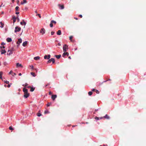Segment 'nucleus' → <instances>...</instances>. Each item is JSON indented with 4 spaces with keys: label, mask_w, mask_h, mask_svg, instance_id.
Returning a JSON list of instances; mask_svg holds the SVG:
<instances>
[{
    "label": "nucleus",
    "mask_w": 146,
    "mask_h": 146,
    "mask_svg": "<svg viewBox=\"0 0 146 146\" xmlns=\"http://www.w3.org/2000/svg\"><path fill=\"white\" fill-rule=\"evenodd\" d=\"M79 16L80 17V18H82V15H80Z\"/></svg>",
    "instance_id": "de8ad7c7"
},
{
    "label": "nucleus",
    "mask_w": 146,
    "mask_h": 146,
    "mask_svg": "<svg viewBox=\"0 0 146 146\" xmlns=\"http://www.w3.org/2000/svg\"><path fill=\"white\" fill-rule=\"evenodd\" d=\"M57 97V95H52V98L53 100H54Z\"/></svg>",
    "instance_id": "1a4fd4ad"
},
{
    "label": "nucleus",
    "mask_w": 146,
    "mask_h": 146,
    "mask_svg": "<svg viewBox=\"0 0 146 146\" xmlns=\"http://www.w3.org/2000/svg\"><path fill=\"white\" fill-rule=\"evenodd\" d=\"M51 62H52V63H54L55 62L54 59L53 58H51V59H49L47 61V63H50Z\"/></svg>",
    "instance_id": "7ed1b4c3"
},
{
    "label": "nucleus",
    "mask_w": 146,
    "mask_h": 146,
    "mask_svg": "<svg viewBox=\"0 0 146 146\" xmlns=\"http://www.w3.org/2000/svg\"><path fill=\"white\" fill-rule=\"evenodd\" d=\"M50 85V84L49 83H48V84H47L46 86H45V87H46L48 85Z\"/></svg>",
    "instance_id": "5fc2aeb1"
},
{
    "label": "nucleus",
    "mask_w": 146,
    "mask_h": 146,
    "mask_svg": "<svg viewBox=\"0 0 146 146\" xmlns=\"http://www.w3.org/2000/svg\"><path fill=\"white\" fill-rule=\"evenodd\" d=\"M10 86H10V84H8L7 85V87L8 88H9L10 87Z\"/></svg>",
    "instance_id": "864d4df0"
},
{
    "label": "nucleus",
    "mask_w": 146,
    "mask_h": 146,
    "mask_svg": "<svg viewBox=\"0 0 146 146\" xmlns=\"http://www.w3.org/2000/svg\"><path fill=\"white\" fill-rule=\"evenodd\" d=\"M51 104V103H48L47 104V106H49Z\"/></svg>",
    "instance_id": "f704fd0d"
},
{
    "label": "nucleus",
    "mask_w": 146,
    "mask_h": 146,
    "mask_svg": "<svg viewBox=\"0 0 146 146\" xmlns=\"http://www.w3.org/2000/svg\"><path fill=\"white\" fill-rule=\"evenodd\" d=\"M27 44V41H26L24 42L23 44V46H25Z\"/></svg>",
    "instance_id": "4468645a"
},
{
    "label": "nucleus",
    "mask_w": 146,
    "mask_h": 146,
    "mask_svg": "<svg viewBox=\"0 0 146 146\" xmlns=\"http://www.w3.org/2000/svg\"><path fill=\"white\" fill-rule=\"evenodd\" d=\"M30 67H31L32 69H34V67L33 66H30Z\"/></svg>",
    "instance_id": "49530a36"
},
{
    "label": "nucleus",
    "mask_w": 146,
    "mask_h": 146,
    "mask_svg": "<svg viewBox=\"0 0 146 146\" xmlns=\"http://www.w3.org/2000/svg\"><path fill=\"white\" fill-rule=\"evenodd\" d=\"M13 52L12 51H11L10 50H9L7 52V54L9 55H11V54H12Z\"/></svg>",
    "instance_id": "f8f14e48"
},
{
    "label": "nucleus",
    "mask_w": 146,
    "mask_h": 146,
    "mask_svg": "<svg viewBox=\"0 0 146 146\" xmlns=\"http://www.w3.org/2000/svg\"><path fill=\"white\" fill-rule=\"evenodd\" d=\"M22 22L23 23V24L25 26V25H26V22H25V21H24V20H22Z\"/></svg>",
    "instance_id": "cd10ccee"
},
{
    "label": "nucleus",
    "mask_w": 146,
    "mask_h": 146,
    "mask_svg": "<svg viewBox=\"0 0 146 146\" xmlns=\"http://www.w3.org/2000/svg\"><path fill=\"white\" fill-rule=\"evenodd\" d=\"M22 42V40L21 38H19L18 39V41L17 42V44H19L21 43Z\"/></svg>",
    "instance_id": "9d476101"
},
{
    "label": "nucleus",
    "mask_w": 146,
    "mask_h": 146,
    "mask_svg": "<svg viewBox=\"0 0 146 146\" xmlns=\"http://www.w3.org/2000/svg\"><path fill=\"white\" fill-rule=\"evenodd\" d=\"M4 82H5V83H6V84H8L9 83V82L8 81H5Z\"/></svg>",
    "instance_id": "c9c22d12"
},
{
    "label": "nucleus",
    "mask_w": 146,
    "mask_h": 146,
    "mask_svg": "<svg viewBox=\"0 0 146 146\" xmlns=\"http://www.w3.org/2000/svg\"><path fill=\"white\" fill-rule=\"evenodd\" d=\"M27 88H31V87L30 86H28L27 87Z\"/></svg>",
    "instance_id": "69168bd1"
},
{
    "label": "nucleus",
    "mask_w": 146,
    "mask_h": 146,
    "mask_svg": "<svg viewBox=\"0 0 146 146\" xmlns=\"http://www.w3.org/2000/svg\"><path fill=\"white\" fill-rule=\"evenodd\" d=\"M54 33V32L53 31H52L51 32V35H53Z\"/></svg>",
    "instance_id": "79ce46f5"
},
{
    "label": "nucleus",
    "mask_w": 146,
    "mask_h": 146,
    "mask_svg": "<svg viewBox=\"0 0 146 146\" xmlns=\"http://www.w3.org/2000/svg\"><path fill=\"white\" fill-rule=\"evenodd\" d=\"M51 21V22L52 23H54V24H56V22L54 20H52Z\"/></svg>",
    "instance_id": "7c9ffc66"
},
{
    "label": "nucleus",
    "mask_w": 146,
    "mask_h": 146,
    "mask_svg": "<svg viewBox=\"0 0 146 146\" xmlns=\"http://www.w3.org/2000/svg\"><path fill=\"white\" fill-rule=\"evenodd\" d=\"M3 74V72H0V78L2 79V75Z\"/></svg>",
    "instance_id": "b1692460"
},
{
    "label": "nucleus",
    "mask_w": 146,
    "mask_h": 146,
    "mask_svg": "<svg viewBox=\"0 0 146 146\" xmlns=\"http://www.w3.org/2000/svg\"><path fill=\"white\" fill-rule=\"evenodd\" d=\"M61 55H55V56L58 59H59L60 58Z\"/></svg>",
    "instance_id": "aec40b11"
},
{
    "label": "nucleus",
    "mask_w": 146,
    "mask_h": 146,
    "mask_svg": "<svg viewBox=\"0 0 146 146\" xmlns=\"http://www.w3.org/2000/svg\"><path fill=\"white\" fill-rule=\"evenodd\" d=\"M37 115L38 117H40L41 115V114L40 113V111H38V112L37 114Z\"/></svg>",
    "instance_id": "412c9836"
},
{
    "label": "nucleus",
    "mask_w": 146,
    "mask_h": 146,
    "mask_svg": "<svg viewBox=\"0 0 146 146\" xmlns=\"http://www.w3.org/2000/svg\"><path fill=\"white\" fill-rule=\"evenodd\" d=\"M49 113V112L48 110H46L44 112V113L45 114H46L48 113Z\"/></svg>",
    "instance_id": "a878e982"
},
{
    "label": "nucleus",
    "mask_w": 146,
    "mask_h": 146,
    "mask_svg": "<svg viewBox=\"0 0 146 146\" xmlns=\"http://www.w3.org/2000/svg\"><path fill=\"white\" fill-rule=\"evenodd\" d=\"M16 19L19 22L20 20L19 19V18H18V17H17Z\"/></svg>",
    "instance_id": "37998d69"
},
{
    "label": "nucleus",
    "mask_w": 146,
    "mask_h": 146,
    "mask_svg": "<svg viewBox=\"0 0 146 146\" xmlns=\"http://www.w3.org/2000/svg\"><path fill=\"white\" fill-rule=\"evenodd\" d=\"M103 146H107V145H103Z\"/></svg>",
    "instance_id": "774afa93"
},
{
    "label": "nucleus",
    "mask_w": 146,
    "mask_h": 146,
    "mask_svg": "<svg viewBox=\"0 0 146 146\" xmlns=\"http://www.w3.org/2000/svg\"><path fill=\"white\" fill-rule=\"evenodd\" d=\"M2 48H5V47L4 46H3L2 47L1 46V49H2Z\"/></svg>",
    "instance_id": "a18cd8bd"
},
{
    "label": "nucleus",
    "mask_w": 146,
    "mask_h": 146,
    "mask_svg": "<svg viewBox=\"0 0 146 146\" xmlns=\"http://www.w3.org/2000/svg\"><path fill=\"white\" fill-rule=\"evenodd\" d=\"M20 24L21 25H23V23L22 22H20Z\"/></svg>",
    "instance_id": "6e6d98bb"
},
{
    "label": "nucleus",
    "mask_w": 146,
    "mask_h": 146,
    "mask_svg": "<svg viewBox=\"0 0 146 146\" xmlns=\"http://www.w3.org/2000/svg\"><path fill=\"white\" fill-rule=\"evenodd\" d=\"M28 84L27 83H26L25 85L23 84L22 85L23 86H24L25 87H26L28 86Z\"/></svg>",
    "instance_id": "2f4dec72"
},
{
    "label": "nucleus",
    "mask_w": 146,
    "mask_h": 146,
    "mask_svg": "<svg viewBox=\"0 0 146 146\" xmlns=\"http://www.w3.org/2000/svg\"><path fill=\"white\" fill-rule=\"evenodd\" d=\"M24 4V3H23V2H21V4H22V5H23V4Z\"/></svg>",
    "instance_id": "680f3d73"
},
{
    "label": "nucleus",
    "mask_w": 146,
    "mask_h": 146,
    "mask_svg": "<svg viewBox=\"0 0 146 146\" xmlns=\"http://www.w3.org/2000/svg\"><path fill=\"white\" fill-rule=\"evenodd\" d=\"M36 15H38V16L40 18H41V16L40 15V14H38Z\"/></svg>",
    "instance_id": "e433bc0d"
},
{
    "label": "nucleus",
    "mask_w": 146,
    "mask_h": 146,
    "mask_svg": "<svg viewBox=\"0 0 146 146\" xmlns=\"http://www.w3.org/2000/svg\"><path fill=\"white\" fill-rule=\"evenodd\" d=\"M23 91L24 92V97L25 98H27L29 96V94L28 93V90L25 88H24L23 89Z\"/></svg>",
    "instance_id": "f257e3e1"
},
{
    "label": "nucleus",
    "mask_w": 146,
    "mask_h": 146,
    "mask_svg": "<svg viewBox=\"0 0 146 146\" xmlns=\"http://www.w3.org/2000/svg\"><path fill=\"white\" fill-rule=\"evenodd\" d=\"M15 13L16 14H18L19 13V12H16Z\"/></svg>",
    "instance_id": "4d7b16f0"
},
{
    "label": "nucleus",
    "mask_w": 146,
    "mask_h": 146,
    "mask_svg": "<svg viewBox=\"0 0 146 146\" xmlns=\"http://www.w3.org/2000/svg\"><path fill=\"white\" fill-rule=\"evenodd\" d=\"M52 94V93L51 91L49 92V95H50L51 94Z\"/></svg>",
    "instance_id": "09e8293b"
},
{
    "label": "nucleus",
    "mask_w": 146,
    "mask_h": 146,
    "mask_svg": "<svg viewBox=\"0 0 146 146\" xmlns=\"http://www.w3.org/2000/svg\"><path fill=\"white\" fill-rule=\"evenodd\" d=\"M45 30L44 28H42L40 31V33L43 35L45 33Z\"/></svg>",
    "instance_id": "423d86ee"
},
{
    "label": "nucleus",
    "mask_w": 146,
    "mask_h": 146,
    "mask_svg": "<svg viewBox=\"0 0 146 146\" xmlns=\"http://www.w3.org/2000/svg\"><path fill=\"white\" fill-rule=\"evenodd\" d=\"M74 19H75L76 20H77L78 18L76 17H74Z\"/></svg>",
    "instance_id": "0e129e2a"
},
{
    "label": "nucleus",
    "mask_w": 146,
    "mask_h": 146,
    "mask_svg": "<svg viewBox=\"0 0 146 146\" xmlns=\"http://www.w3.org/2000/svg\"><path fill=\"white\" fill-rule=\"evenodd\" d=\"M40 58V57L39 56H37L35 57L34 58V60H38Z\"/></svg>",
    "instance_id": "dca6fc26"
},
{
    "label": "nucleus",
    "mask_w": 146,
    "mask_h": 146,
    "mask_svg": "<svg viewBox=\"0 0 146 146\" xmlns=\"http://www.w3.org/2000/svg\"><path fill=\"white\" fill-rule=\"evenodd\" d=\"M19 8V7H18V6L16 7H15V8L16 11H18Z\"/></svg>",
    "instance_id": "72a5a7b5"
},
{
    "label": "nucleus",
    "mask_w": 146,
    "mask_h": 146,
    "mask_svg": "<svg viewBox=\"0 0 146 146\" xmlns=\"http://www.w3.org/2000/svg\"><path fill=\"white\" fill-rule=\"evenodd\" d=\"M5 44V43L4 42H2L1 44V45H3Z\"/></svg>",
    "instance_id": "8fccbe9b"
},
{
    "label": "nucleus",
    "mask_w": 146,
    "mask_h": 146,
    "mask_svg": "<svg viewBox=\"0 0 146 146\" xmlns=\"http://www.w3.org/2000/svg\"><path fill=\"white\" fill-rule=\"evenodd\" d=\"M16 75V74L15 73H13V76H14V75Z\"/></svg>",
    "instance_id": "13d9d810"
},
{
    "label": "nucleus",
    "mask_w": 146,
    "mask_h": 146,
    "mask_svg": "<svg viewBox=\"0 0 146 146\" xmlns=\"http://www.w3.org/2000/svg\"><path fill=\"white\" fill-rule=\"evenodd\" d=\"M1 50V54H4L6 53V51L5 50H3L2 49Z\"/></svg>",
    "instance_id": "f3484780"
},
{
    "label": "nucleus",
    "mask_w": 146,
    "mask_h": 146,
    "mask_svg": "<svg viewBox=\"0 0 146 146\" xmlns=\"http://www.w3.org/2000/svg\"><path fill=\"white\" fill-rule=\"evenodd\" d=\"M13 72L11 70L10 72L9 73V74H11Z\"/></svg>",
    "instance_id": "c03bdc74"
},
{
    "label": "nucleus",
    "mask_w": 146,
    "mask_h": 146,
    "mask_svg": "<svg viewBox=\"0 0 146 146\" xmlns=\"http://www.w3.org/2000/svg\"><path fill=\"white\" fill-rule=\"evenodd\" d=\"M0 24L1 25V26H0V27L1 28H3V26L4 25V24L2 22H0Z\"/></svg>",
    "instance_id": "4be33fe9"
},
{
    "label": "nucleus",
    "mask_w": 146,
    "mask_h": 146,
    "mask_svg": "<svg viewBox=\"0 0 146 146\" xmlns=\"http://www.w3.org/2000/svg\"><path fill=\"white\" fill-rule=\"evenodd\" d=\"M66 55H67V56H68L69 55V53L68 52H64L62 54V56L63 57H64Z\"/></svg>",
    "instance_id": "6e6552de"
},
{
    "label": "nucleus",
    "mask_w": 146,
    "mask_h": 146,
    "mask_svg": "<svg viewBox=\"0 0 146 146\" xmlns=\"http://www.w3.org/2000/svg\"><path fill=\"white\" fill-rule=\"evenodd\" d=\"M61 34V31L60 30H59L57 32V34L58 35H60Z\"/></svg>",
    "instance_id": "a211bd4d"
},
{
    "label": "nucleus",
    "mask_w": 146,
    "mask_h": 146,
    "mask_svg": "<svg viewBox=\"0 0 146 146\" xmlns=\"http://www.w3.org/2000/svg\"><path fill=\"white\" fill-rule=\"evenodd\" d=\"M19 0H17V4H18L19 3Z\"/></svg>",
    "instance_id": "bf43d9fd"
},
{
    "label": "nucleus",
    "mask_w": 146,
    "mask_h": 146,
    "mask_svg": "<svg viewBox=\"0 0 146 146\" xmlns=\"http://www.w3.org/2000/svg\"><path fill=\"white\" fill-rule=\"evenodd\" d=\"M7 41L8 42H10L12 41L11 38H7Z\"/></svg>",
    "instance_id": "2eb2a0df"
},
{
    "label": "nucleus",
    "mask_w": 146,
    "mask_h": 146,
    "mask_svg": "<svg viewBox=\"0 0 146 146\" xmlns=\"http://www.w3.org/2000/svg\"><path fill=\"white\" fill-rule=\"evenodd\" d=\"M50 54H48V56L45 55L44 56V58L45 59H50Z\"/></svg>",
    "instance_id": "0eeeda50"
},
{
    "label": "nucleus",
    "mask_w": 146,
    "mask_h": 146,
    "mask_svg": "<svg viewBox=\"0 0 146 146\" xmlns=\"http://www.w3.org/2000/svg\"><path fill=\"white\" fill-rule=\"evenodd\" d=\"M35 13H37V11H35Z\"/></svg>",
    "instance_id": "338daca9"
},
{
    "label": "nucleus",
    "mask_w": 146,
    "mask_h": 146,
    "mask_svg": "<svg viewBox=\"0 0 146 146\" xmlns=\"http://www.w3.org/2000/svg\"><path fill=\"white\" fill-rule=\"evenodd\" d=\"M63 48L64 51L66 52V49H68V46L66 44H64L63 46Z\"/></svg>",
    "instance_id": "f03ea898"
},
{
    "label": "nucleus",
    "mask_w": 146,
    "mask_h": 146,
    "mask_svg": "<svg viewBox=\"0 0 146 146\" xmlns=\"http://www.w3.org/2000/svg\"><path fill=\"white\" fill-rule=\"evenodd\" d=\"M103 118H105L107 119H110V116L108 115L107 114H106L105 116L103 117H101L100 118V119H102Z\"/></svg>",
    "instance_id": "39448f33"
},
{
    "label": "nucleus",
    "mask_w": 146,
    "mask_h": 146,
    "mask_svg": "<svg viewBox=\"0 0 146 146\" xmlns=\"http://www.w3.org/2000/svg\"><path fill=\"white\" fill-rule=\"evenodd\" d=\"M9 129L10 130H13L14 129L11 126H10L9 127Z\"/></svg>",
    "instance_id": "c756f323"
},
{
    "label": "nucleus",
    "mask_w": 146,
    "mask_h": 146,
    "mask_svg": "<svg viewBox=\"0 0 146 146\" xmlns=\"http://www.w3.org/2000/svg\"><path fill=\"white\" fill-rule=\"evenodd\" d=\"M23 2L24 3H27V1L26 0H23Z\"/></svg>",
    "instance_id": "4c0bfd02"
},
{
    "label": "nucleus",
    "mask_w": 146,
    "mask_h": 146,
    "mask_svg": "<svg viewBox=\"0 0 146 146\" xmlns=\"http://www.w3.org/2000/svg\"><path fill=\"white\" fill-rule=\"evenodd\" d=\"M96 90L95 89H93L92 90V91H96Z\"/></svg>",
    "instance_id": "603ef678"
},
{
    "label": "nucleus",
    "mask_w": 146,
    "mask_h": 146,
    "mask_svg": "<svg viewBox=\"0 0 146 146\" xmlns=\"http://www.w3.org/2000/svg\"><path fill=\"white\" fill-rule=\"evenodd\" d=\"M35 89V88H34L33 87L31 88L30 91L32 92Z\"/></svg>",
    "instance_id": "393cba45"
},
{
    "label": "nucleus",
    "mask_w": 146,
    "mask_h": 146,
    "mask_svg": "<svg viewBox=\"0 0 146 146\" xmlns=\"http://www.w3.org/2000/svg\"><path fill=\"white\" fill-rule=\"evenodd\" d=\"M58 45L59 46H60L61 45V44L60 43H58Z\"/></svg>",
    "instance_id": "052dcab7"
},
{
    "label": "nucleus",
    "mask_w": 146,
    "mask_h": 146,
    "mask_svg": "<svg viewBox=\"0 0 146 146\" xmlns=\"http://www.w3.org/2000/svg\"><path fill=\"white\" fill-rule=\"evenodd\" d=\"M50 27H52L53 26V23L51 22V21L50 23Z\"/></svg>",
    "instance_id": "c85d7f7f"
},
{
    "label": "nucleus",
    "mask_w": 146,
    "mask_h": 146,
    "mask_svg": "<svg viewBox=\"0 0 146 146\" xmlns=\"http://www.w3.org/2000/svg\"><path fill=\"white\" fill-rule=\"evenodd\" d=\"M89 95L91 96L92 94V92H89L88 93Z\"/></svg>",
    "instance_id": "bb28decb"
},
{
    "label": "nucleus",
    "mask_w": 146,
    "mask_h": 146,
    "mask_svg": "<svg viewBox=\"0 0 146 146\" xmlns=\"http://www.w3.org/2000/svg\"><path fill=\"white\" fill-rule=\"evenodd\" d=\"M73 38V37L72 36H70L69 37L70 40H71Z\"/></svg>",
    "instance_id": "ea45409f"
},
{
    "label": "nucleus",
    "mask_w": 146,
    "mask_h": 146,
    "mask_svg": "<svg viewBox=\"0 0 146 146\" xmlns=\"http://www.w3.org/2000/svg\"><path fill=\"white\" fill-rule=\"evenodd\" d=\"M16 66L17 67H23L22 64H19V63H16Z\"/></svg>",
    "instance_id": "9b49d317"
},
{
    "label": "nucleus",
    "mask_w": 146,
    "mask_h": 146,
    "mask_svg": "<svg viewBox=\"0 0 146 146\" xmlns=\"http://www.w3.org/2000/svg\"><path fill=\"white\" fill-rule=\"evenodd\" d=\"M21 30V28L20 27H16L15 28V32L16 33L17 32H19Z\"/></svg>",
    "instance_id": "20e7f679"
},
{
    "label": "nucleus",
    "mask_w": 146,
    "mask_h": 146,
    "mask_svg": "<svg viewBox=\"0 0 146 146\" xmlns=\"http://www.w3.org/2000/svg\"><path fill=\"white\" fill-rule=\"evenodd\" d=\"M96 91V93L97 94H99V91H98V90H96V91Z\"/></svg>",
    "instance_id": "58836bf2"
},
{
    "label": "nucleus",
    "mask_w": 146,
    "mask_h": 146,
    "mask_svg": "<svg viewBox=\"0 0 146 146\" xmlns=\"http://www.w3.org/2000/svg\"><path fill=\"white\" fill-rule=\"evenodd\" d=\"M10 50L11 51H12V52H13V51H14L15 50L14 48H12Z\"/></svg>",
    "instance_id": "473e14b6"
},
{
    "label": "nucleus",
    "mask_w": 146,
    "mask_h": 146,
    "mask_svg": "<svg viewBox=\"0 0 146 146\" xmlns=\"http://www.w3.org/2000/svg\"><path fill=\"white\" fill-rule=\"evenodd\" d=\"M19 76H21L22 75V74L21 73H19Z\"/></svg>",
    "instance_id": "e2e57ef3"
},
{
    "label": "nucleus",
    "mask_w": 146,
    "mask_h": 146,
    "mask_svg": "<svg viewBox=\"0 0 146 146\" xmlns=\"http://www.w3.org/2000/svg\"><path fill=\"white\" fill-rule=\"evenodd\" d=\"M111 80L110 79H109L108 80H106V81H104V82H106L107 81H108V80Z\"/></svg>",
    "instance_id": "3c124183"
},
{
    "label": "nucleus",
    "mask_w": 146,
    "mask_h": 146,
    "mask_svg": "<svg viewBox=\"0 0 146 146\" xmlns=\"http://www.w3.org/2000/svg\"><path fill=\"white\" fill-rule=\"evenodd\" d=\"M95 119L97 120H99V118L96 116L95 117Z\"/></svg>",
    "instance_id": "a19ab883"
},
{
    "label": "nucleus",
    "mask_w": 146,
    "mask_h": 146,
    "mask_svg": "<svg viewBox=\"0 0 146 146\" xmlns=\"http://www.w3.org/2000/svg\"><path fill=\"white\" fill-rule=\"evenodd\" d=\"M58 6L60 7V9H63L64 8V6L63 5H60L59 4L58 5Z\"/></svg>",
    "instance_id": "6ab92c4d"
},
{
    "label": "nucleus",
    "mask_w": 146,
    "mask_h": 146,
    "mask_svg": "<svg viewBox=\"0 0 146 146\" xmlns=\"http://www.w3.org/2000/svg\"><path fill=\"white\" fill-rule=\"evenodd\" d=\"M13 23H14L15 22L16 19V18L15 17V16H13Z\"/></svg>",
    "instance_id": "ddd939ff"
},
{
    "label": "nucleus",
    "mask_w": 146,
    "mask_h": 146,
    "mask_svg": "<svg viewBox=\"0 0 146 146\" xmlns=\"http://www.w3.org/2000/svg\"><path fill=\"white\" fill-rule=\"evenodd\" d=\"M31 74L32 75V76L33 77H35L36 76V75H35V73L33 72H31Z\"/></svg>",
    "instance_id": "5701e85b"
}]
</instances>
